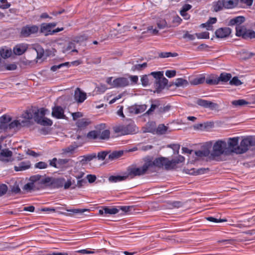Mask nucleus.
Wrapping results in <instances>:
<instances>
[{
    "label": "nucleus",
    "instance_id": "1",
    "mask_svg": "<svg viewBox=\"0 0 255 255\" xmlns=\"http://www.w3.org/2000/svg\"><path fill=\"white\" fill-rule=\"evenodd\" d=\"M47 112H48L47 110L44 108H41L35 112L34 115H33L31 110H29L25 112L23 115V117L26 120H30L33 118L37 124L42 126H51L53 124L52 121L50 119L44 117Z\"/></svg>",
    "mask_w": 255,
    "mask_h": 255
},
{
    "label": "nucleus",
    "instance_id": "2",
    "mask_svg": "<svg viewBox=\"0 0 255 255\" xmlns=\"http://www.w3.org/2000/svg\"><path fill=\"white\" fill-rule=\"evenodd\" d=\"M185 158L182 155H178L177 157L172 160H168L167 158L159 157L156 158L153 161L154 166L161 167L164 166L166 169H173L179 163L183 162Z\"/></svg>",
    "mask_w": 255,
    "mask_h": 255
},
{
    "label": "nucleus",
    "instance_id": "3",
    "mask_svg": "<svg viewBox=\"0 0 255 255\" xmlns=\"http://www.w3.org/2000/svg\"><path fill=\"white\" fill-rule=\"evenodd\" d=\"M154 166L153 161L149 160L146 161L142 167H130L128 168L127 177L133 178L136 176H140L144 174L147 169Z\"/></svg>",
    "mask_w": 255,
    "mask_h": 255
},
{
    "label": "nucleus",
    "instance_id": "4",
    "mask_svg": "<svg viewBox=\"0 0 255 255\" xmlns=\"http://www.w3.org/2000/svg\"><path fill=\"white\" fill-rule=\"evenodd\" d=\"M227 148V142L223 140H218L213 145L211 155L214 157H218L222 154L228 155Z\"/></svg>",
    "mask_w": 255,
    "mask_h": 255
},
{
    "label": "nucleus",
    "instance_id": "5",
    "mask_svg": "<svg viewBox=\"0 0 255 255\" xmlns=\"http://www.w3.org/2000/svg\"><path fill=\"white\" fill-rule=\"evenodd\" d=\"M238 0H219L214 2L213 7L215 11L222 10L223 8L230 9L236 7Z\"/></svg>",
    "mask_w": 255,
    "mask_h": 255
},
{
    "label": "nucleus",
    "instance_id": "6",
    "mask_svg": "<svg viewBox=\"0 0 255 255\" xmlns=\"http://www.w3.org/2000/svg\"><path fill=\"white\" fill-rule=\"evenodd\" d=\"M239 137L229 138L227 142V148L228 149V155L232 153L239 154Z\"/></svg>",
    "mask_w": 255,
    "mask_h": 255
},
{
    "label": "nucleus",
    "instance_id": "7",
    "mask_svg": "<svg viewBox=\"0 0 255 255\" xmlns=\"http://www.w3.org/2000/svg\"><path fill=\"white\" fill-rule=\"evenodd\" d=\"M255 144V138L252 136H248L244 138L241 141L239 145V154L246 152L250 146Z\"/></svg>",
    "mask_w": 255,
    "mask_h": 255
},
{
    "label": "nucleus",
    "instance_id": "8",
    "mask_svg": "<svg viewBox=\"0 0 255 255\" xmlns=\"http://www.w3.org/2000/svg\"><path fill=\"white\" fill-rule=\"evenodd\" d=\"M38 175L31 176L30 178V182L24 185L22 189L27 192H31L32 191L38 189Z\"/></svg>",
    "mask_w": 255,
    "mask_h": 255
},
{
    "label": "nucleus",
    "instance_id": "9",
    "mask_svg": "<svg viewBox=\"0 0 255 255\" xmlns=\"http://www.w3.org/2000/svg\"><path fill=\"white\" fill-rule=\"evenodd\" d=\"M38 29L39 28L36 25H26L22 28L21 34L24 37H28L31 34L36 33Z\"/></svg>",
    "mask_w": 255,
    "mask_h": 255
},
{
    "label": "nucleus",
    "instance_id": "10",
    "mask_svg": "<svg viewBox=\"0 0 255 255\" xmlns=\"http://www.w3.org/2000/svg\"><path fill=\"white\" fill-rule=\"evenodd\" d=\"M12 152L8 149H2L0 152V161L4 163L12 162Z\"/></svg>",
    "mask_w": 255,
    "mask_h": 255
},
{
    "label": "nucleus",
    "instance_id": "11",
    "mask_svg": "<svg viewBox=\"0 0 255 255\" xmlns=\"http://www.w3.org/2000/svg\"><path fill=\"white\" fill-rule=\"evenodd\" d=\"M129 80L126 77L118 78L113 81V87H124L129 85Z\"/></svg>",
    "mask_w": 255,
    "mask_h": 255
},
{
    "label": "nucleus",
    "instance_id": "12",
    "mask_svg": "<svg viewBox=\"0 0 255 255\" xmlns=\"http://www.w3.org/2000/svg\"><path fill=\"white\" fill-rule=\"evenodd\" d=\"M119 209L118 207H105L99 211L100 215H115L118 213Z\"/></svg>",
    "mask_w": 255,
    "mask_h": 255
},
{
    "label": "nucleus",
    "instance_id": "13",
    "mask_svg": "<svg viewBox=\"0 0 255 255\" xmlns=\"http://www.w3.org/2000/svg\"><path fill=\"white\" fill-rule=\"evenodd\" d=\"M87 99V94L82 91L80 88H77L74 92V99L78 103H83Z\"/></svg>",
    "mask_w": 255,
    "mask_h": 255
},
{
    "label": "nucleus",
    "instance_id": "14",
    "mask_svg": "<svg viewBox=\"0 0 255 255\" xmlns=\"http://www.w3.org/2000/svg\"><path fill=\"white\" fill-rule=\"evenodd\" d=\"M52 116L56 119H65L64 111L60 106H55L52 109Z\"/></svg>",
    "mask_w": 255,
    "mask_h": 255
},
{
    "label": "nucleus",
    "instance_id": "15",
    "mask_svg": "<svg viewBox=\"0 0 255 255\" xmlns=\"http://www.w3.org/2000/svg\"><path fill=\"white\" fill-rule=\"evenodd\" d=\"M98 128L99 139H107L110 137V132L108 129H105V125L101 124Z\"/></svg>",
    "mask_w": 255,
    "mask_h": 255
},
{
    "label": "nucleus",
    "instance_id": "16",
    "mask_svg": "<svg viewBox=\"0 0 255 255\" xmlns=\"http://www.w3.org/2000/svg\"><path fill=\"white\" fill-rule=\"evenodd\" d=\"M168 84V80L163 77L161 79H159L158 80H156L154 86L156 89V92L157 93H160Z\"/></svg>",
    "mask_w": 255,
    "mask_h": 255
},
{
    "label": "nucleus",
    "instance_id": "17",
    "mask_svg": "<svg viewBox=\"0 0 255 255\" xmlns=\"http://www.w3.org/2000/svg\"><path fill=\"white\" fill-rule=\"evenodd\" d=\"M231 33V30L229 27H222L218 29L215 34L218 38H225L228 37Z\"/></svg>",
    "mask_w": 255,
    "mask_h": 255
},
{
    "label": "nucleus",
    "instance_id": "18",
    "mask_svg": "<svg viewBox=\"0 0 255 255\" xmlns=\"http://www.w3.org/2000/svg\"><path fill=\"white\" fill-rule=\"evenodd\" d=\"M27 48V44L21 43L17 44L13 48V52L16 55H21L25 52Z\"/></svg>",
    "mask_w": 255,
    "mask_h": 255
},
{
    "label": "nucleus",
    "instance_id": "19",
    "mask_svg": "<svg viewBox=\"0 0 255 255\" xmlns=\"http://www.w3.org/2000/svg\"><path fill=\"white\" fill-rule=\"evenodd\" d=\"M245 20V17L243 16H238L231 19L229 22V25H236V26H241V24L243 23Z\"/></svg>",
    "mask_w": 255,
    "mask_h": 255
},
{
    "label": "nucleus",
    "instance_id": "20",
    "mask_svg": "<svg viewBox=\"0 0 255 255\" xmlns=\"http://www.w3.org/2000/svg\"><path fill=\"white\" fill-rule=\"evenodd\" d=\"M217 18L216 17H211L209 19L204 23H202L201 25V27L203 28H206L208 30H213V24H215L217 22Z\"/></svg>",
    "mask_w": 255,
    "mask_h": 255
},
{
    "label": "nucleus",
    "instance_id": "21",
    "mask_svg": "<svg viewBox=\"0 0 255 255\" xmlns=\"http://www.w3.org/2000/svg\"><path fill=\"white\" fill-rule=\"evenodd\" d=\"M40 176L38 175V184L41 183L43 186H52L53 178L50 177H45L40 179Z\"/></svg>",
    "mask_w": 255,
    "mask_h": 255
},
{
    "label": "nucleus",
    "instance_id": "22",
    "mask_svg": "<svg viewBox=\"0 0 255 255\" xmlns=\"http://www.w3.org/2000/svg\"><path fill=\"white\" fill-rule=\"evenodd\" d=\"M63 52L64 53H69L70 52H78L77 50L75 48V44L74 42H70L63 48Z\"/></svg>",
    "mask_w": 255,
    "mask_h": 255
},
{
    "label": "nucleus",
    "instance_id": "23",
    "mask_svg": "<svg viewBox=\"0 0 255 255\" xmlns=\"http://www.w3.org/2000/svg\"><path fill=\"white\" fill-rule=\"evenodd\" d=\"M197 104L200 106L204 108H213L214 107L215 104L207 100L199 99L197 101Z\"/></svg>",
    "mask_w": 255,
    "mask_h": 255
},
{
    "label": "nucleus",
    "instance_id": "24",
    "mask_svg": "<svg viewBox=\"0 0 255 255\" xmlns=\"http://www.w3.org/2000/svg\"><path fill=\"white\" fill-rule=\"evenodd\" d=\"M30 164L28 162H21L17 166H15L14 168L16 171H23L28 169Z\"/></svg>",
    "mask_w": 255,
    "mask_h": 255
},
{
    "label": "nucleus",
    "instance_id": "25",
    "mask_svg": "<svg viewBox=\"0 0 255 255\" xmlns=\"http://www.w3.org/2000/svg\"><path fill=\"white\" fill-rule=\"evenodd\" d=\"M26 121L24 120H16L12 121L9 124V128H14L25 126Z\"/></svg>",
    "mask_w": 255,
    "mask_h": 255
},
{
    "label": "nucleus",
    "instance_id": "26",
    "mask_svg": "<svg viewBox=\"0 0 255 255\" xmlns=\"http://www.w3.org/2000/svg\"><path fill=\"white\" fill-rule=\"evenodd\" d=\"M52 29L48 23H43L41 26V31L45 35L53 34Z\"/></svg>",
    "mask_w": 255,
    "mask_h": 255
},
{
    "label": "nucleus",
    "instance_id": "27",
    "mask_svg": "<svg viewBox=\"0 0 255 255\" xmlns=\"http://www.w3.org/2000/svg\"><path fill=\"white\" fill-rule=\"evenodd\" d=\"M12 54L11 49L8 47L2 48L0 50V55L1 57L4 59L9 57Z\"/></svg>",
    "mask_w": 255,
    "mask_h": 255
},
{
    "label": "nucleus",
    "instance_id": "28",
    "mask_svg": "<svg viewBox=\"0 0 255 255\" xmlns=\"http://www.w3.org/2000/svg\"><path fill=\"white\" fill-rule=\"evenodd\" d=\"M127 177V176L112 175L109 177L108 180L110 182L116 183L125 180Z\"/></svg>",
    "mask_w": 255,
    "mask_h": 255
},
{
    "label": "nucleus",
    "instance_id": "29",
    "mask_svg": "<svg viewBox=\"0 0 255 255\" xmlns=\"http://www.w3.org/2000/svg\"><path fill=\"white\" fill-rule=\"evenodd\" d=\"M174 85L177 87H185L188 85V82L183 78H177L174 82Z\"/></svg>",
    "mask_w": 255,
    "mask_h": 255
},
{
    "label": "nucleus",
    "instance_id": "30",
    "mask_svg": "<svg viewBox=\"0 0 255 255\" xmlns=\"http://www.w3.org/2000/svg\"><path fill=\"white\" fill-rule=\"evenodd\" d=\"M132 64L133 65L131 67V71L133 72L140 71L145 69L147 65L146 62L143 63L142 64H134L133 63Z\"/></svg>",
    "mask_w": 255,
    "mask_h": 255
},
{
    "label": "nucleus",
    "instance_id": "31",
    "mask_svg": "<svg viewBox=\"0 0 255 255\" xmlns=\"http://www.w3.org/2000/svg\"><path fill=\"white\" fill-rule=\"evenodd\" d=\"M124 153L123 151H114L111 153H109L108 155V158L111 160H113L117 159L123 155Z\"/></svg>",
    "mask_w": 255,
    "mask_h": 255
},
{
    "label": "nucleus",
    "instance_id": "32",
    "mask_svg": "<svg viewBox=\"0 0 255 255\" xmlns=\"http://www.w3.org/2000/svg\"><path fill=\"white\" fill-rule=\"evenodd\" d=\"M33 49L35 50L37 53V59H41L44 55V49L39 45L35 44L33 46Z\"/></svg>",
    "mask_w": 255,
    "mask_h": 255
},
{
    "label": "nucleus",
    "instance_id": "33",
    "mask_svg": "<svg viewBox=\"0 0 255 255\" xmlns=\"http://www.w3.org/2000/svg\"><path fill=\"white\" fill-rule=\"evenodd\" d=\"M136 131V127L133 124H129L125 126V132L126 134H133Z\"/></svg>",
    "mask_w": 255,
    "mask_h": 255
},
{
    "label": "nucleus",
    "instance_id": "34",
    "mask_svg": "<svg viewBox=\"0 0 255 255\" xmlns=\"http://www.w3.org/2000/svg\"><path fill=\"white\" fill-rule=\"evenodd\" d=\"M196 157L195 160H198L199 158L208 156L209 154V151L208 150H198L195 152Z\"/></svg>",
    "mask_w": 255,
    "mask_h": 255
},
{
    "label": "nucleus",
    "instance_id": "35",
    "mask_svg": "<svg viewBox=\"0 0 255 255\" xmlns=\"http://www.w3.org/2000/svg\"><path fill=\"white\" fill-rule=\"evenodd\" d=\"M205 78L204 76L200 75L199 76L194 78V79L190 81L191 85H197L199 84H202L204 82Z\"/></svg>",
    "mask_w": 255,
    "mask_h": 255
},
{
    "label": "nucleus",
    "instance_id": "36",
    "mask_svg": "<svg viewBox=\"0 0 255 255\" xmlns=\"http://www.w3.org/2000/svg\"><path fill=\"white\" fill-rule=\"evenodd\" d=\"M65 182V179L64 178H53V185L56 188H60L63 186Z\"/></svg>",
    "mask_w": 255,
    "mask_h": 255
},
{
    "label": "nucleus",
    "instance_id": "37",
    "mask_svg": "<svg viewBox=\"0 0 255 255\" xmlns=\"http://www.w3.org/2000/svg\"><path fill=\"white\" fill-rule=\"evenodd\" d=\"M65 210L73 214L82 215L83 213L88 211L89 210L87 209H68L66 208Z\"/></svg>",
    "mask_w": 255,
    "mask_h": 255
},
{
    "label": "nucleus",
    "instance_id": "38",
    "mask_svg": "<svg viewBox=\"0 0 255 255\" xmlns=\"http://www.w3.org/2000/svg\"><path fill=\"white\" fill-rule=\"evenodd\" d=\"M249 104V102L244 99L234 100L232 102V104L235 107H242Z\"/></svg>",
    "mask_w": 255,
    "mask_h": 255
},
{
    "label": "nucleus",
    "instance_id": "39",
    "mask_svg": "<svg viewBox=\"0 0 255 255\" xmlns=\"http://www.w3.org/2000/svg\"><path fill=\"white\" fill-rule=\"evenodd\" d=\"M236 35L238 36H242L244 38V36L245 34L246 31L247 30L246 28L244 26H238L236 27Z\"/></svg>",
    "mask_w": 255,
    "mask_h": 255
},
{
    "label": "nucleus",
    "instance_id": "40",
    "mask_svg": "<svg viewBox=\"0 0 255 255\" xmlns=\"http://www.w3.org/2000/svg\"><path fill=\"white\" fill-rule=\"evenodd\" d=\"M99 135L98 128L97 127L96 130H92L87 134V137L89 139H99Z\"/></svg>",
    "mask_w": 255,
    "mask_h": 255
},
{
    "label": "nucleus",
    "instance_id": "41",
    "mask_svg": "<svg viewBox=\"0 0 255 255\" xmlns=\"http://www.w3.org/2000/svg\"><path fill=\"white\" fill-rule=\"evenodd\" d=\"M231 74L228 73H221L220 76L218 78V80H219V82L220 81L226 82L230 80L231 78Z\"/></svg>",
    "mask_w": 255,
    "mask_h": 255
},
{
    "label": "nucleus",
    "instance_id": "42",
    "mask_svg": "<svg viewBox=\"0 0 255 255\" xmlns=\"http://www.w3.org/2000/svg\"><path fill=\"white\" fill-rule=\"evenodd\" d=\"M114 130L116 133H119L121 135H126V132H125V125L116 126L114 127Z\"/></svg>",
    "mask_w": 255,
    "mask_h": 255
},
{
    "label": "nucleus",
    "instance_id": "43",
    "mask_svg": "<svg viewBox=\"0 0 255 255\" xmlns=\"http://www.w3.org/2000/svg\"><path fill=\"white\" fill-rule=\"evenodd\" d=\"M90 124V122L88 120L86 119H82L78 120L76 122L77 126L79 128H83L87 127Z\"/></svg>",
    "mask_w": 255,
    "mask_h": 255
},
{
    "label": "nucleus",
    "instance_id": "44",
    "mask_svg": "<svg viewBox=\"0 0 255 255\" xmlns=\"http://www.w3.org/2000/svg\"><path fill=\"white\" fill-rule=\"evenodd\" d=\"M168 128L163 124L159 125L156 128V132L159 134H165L167 131Z\"/></svg>",
    "mask_w": 255,
    "mask_h": 255
},
{
    "label": "nucleus",
    "instance_id": "45",
    "mask_svg": "<svg viewBox=\"0 0 255 255\" xmlns=\"http://www.w3.org/2000/svg\"><path fill=\"white\" fill-rule=\"evenodd\" d=\"M178 55L176 53H171L169 52H161L159 54V56L161 58H168L170 57H176Z\"/></svg>",
    "mask_w": 255,
    "mask_h": 255
},
{
    "label": "nucleus",
    "instance_id": "46",
    "mask_svg": "<svg viewBox=\"0 0 255 255\" xmlns=\"http://www.w3.org/2000/svg\"><path fill=\"white\" fill-rule=\"evenodd\" d=\"M255 38V32L253 30L247 29L244 38Z\"/></svg>",
    "mask_w": 255,
    "mask_h": 255
},
{
    "label": "nucleus",
    "instance_id": "47",
    "mask_svg": "<svg viewBox=\"0 0 255 255\" xmlns=\"http://www.w3.org/2000/svg\"><path fill=\"white\" fill-rule=\"evenodd\" d=\"M207 84L209 85H217L219 83L218 78H214L213 77H209L206 80Z\"/></svg>",
    "mask_w": 255,
    "mask_h": 255
},
{
    "label": "nucleus",
    "instance_id": "48",
    "mask_svg": "<svg viewBox=\"0 0 255 255\" xmlns=\"http://www.w3.org/2000/svg\"><path fill=\"white\" fill-rule=\"evenodd\" d=\"M150 75H152L154 78H155L156 80L161 79L164 77L163 72L161 71L152 72L150 73Z\"/></svg>",
    "mask_w": 255,
    "mask_h": 255
},
{
    "label": "nucleus",
    "instance_id": "49",
    "mask_svg": "<svg viewBox=\"0 0 255 255\" xmlns=\"http://www.w3.org/2000/svg\"><path fill=\"white\" fill-rule=\"evenodd\" d=\"M159 106V104L158 102H154V103H152L150 108L147 111L146 114L148 115L151 114Z\"/></svg>",
    "mask_w": 255,
    "mask_h": 255
},
{
    "label": "nucleus",
    "instance_id": "50",
    "mask_svg": "<svg viewBox=\"0 0 255 255\" xmlns=\"http://www.w3.org/2000/svg\"><path fill=\"white\" fill-rule=\"evenodd\" d=\"M196 36L198 39H208L209 38V33L205 31L201 33H196Z\"/></svg>",
    "mask_w": 255,
    "mask_h": 255
},
{
    "label": "nucleus",
    "instance_id": "51",
    "mask_svg": "<svg viewBox=\"0 0 255 255\" xmlns=\"http://www.w3.org/2000/svg\"><path fill=\"white\" fill-rule=\"evenodd\" d=\"M242 84V82L239 79L238 77H234L230 81V84L231 85L239 86Z\"/></svg>",
    "mask_w": 255,
    "mask_h": 255
},
{
    "label": "nucleus",
    "instance_id": "52",
    "mask_svg": "<svg viewBox=\"0 0 255 255\" xmlns=\"http://www.w3.org/2000/svg\"><path fill=\"white\" fill-rule=\"evenodd\" d=\"M207 220L212 222L214 223H222V222H225L227 221L226 219H218L217 218H215L213 217H209L206 218Z\"/></svg>",
    "mask_w": 255,
    "mask_h": 255
},
{
    "label": "nucleus",
    "instance_id": "53",
    "mask_svg": "<svg viewBox=\"0 0 255 255\" xmlns=\"http://www.w3.org/2000/svg\"><path fill=\"white\" fill-rule=\"evenodd\" d=\"M109 152L106 151H103L100 152L97 154V157L100 160H104L105 159L106 157L109 155Z\"/></svg>",
    "mask_w": 255,
    "mask_h": 255
},
{
    "label": "nucleus",
    "instance_id": "54",
    "mask_svg": "<svg viewBox=\"0 0 255 255\" xmlns=\"http://www.w3.org/2000/svg\"><path fill=\"white\" fill-rule=\"evenodd\" d=\"M35 167L39 169H45L48 167V164L45 162L40 161L36 163Z\"/></svg>",
    "mask_w": 255,
    "mask_h": 255
},
{
    "label": "nucleus",
    "instance_id": "55",
    "mask_svg": "<svg viewBox=\"0 0 255 255\" xmlns=\"http://www.w3.org/2000/svg\"><path fill=\"white\" fill-rule=\"evenodd\" d=\"M10 117L6 115H3L0 118V122L2 124H7L10 122Z\"/></svg>",
    "mask_w": 255,
    "mask_h": 255
},
{
    "label": "nucleus",
    "instance_id": "56",
    "mask_svg": "<svg viewBox=\"0 0 255 255\" xmlns=\"http://www.w3.org/2000/svg\"><path fill=\"white\" fill-rule=\"evenodd\" d=\"M118 208L120 210H122L123 212L125 213H128L131 211V209H132V206H118Z\"/></svg>",
    "mask_w": 255,
    "mask_h": 255
},
{
    "label": "nucleus",
    "instance_id": "57",
    "mask_svg": "<svg viewBox=\"0 0 255 255\" xmlns=\"http://www.w3.org/2000/svg\"><path fill=\"white\" fill-rule=\"evenodd\" d=\"M137 108V112L136 113H141L145 111L147 109V106L146 105H136Z\"/></svg>",
    "mask_w": 255,
    "mask_h": 255
},
{
    "label": "nucleus",
    "instance_id": "58",
    "mask_svg": "<svg viewBox=\"0 0 255 255\" xmlns=\"http://www.w3.org/2000/svg\"><path fill=\"white\" fill-rule=\"evenodd\" d=\"M96 157V155L95 154L88 155L86 156H84L83 157V159H82V161H90L92 160L93 158Z\"/></svg>",
    "mask_w": 255,
    "mask_h": 255
},
{
    "label": "nucleus",
    "instance_id": "59",
    "mask_svg": "<svg viewBox=\"0 0 255 255\" xmlns=\"http://www.w3.org/2000/svg\"><path fill=\"white\" fill-rule=\"evenodd\" d=\"M141 82L142 86L145 87L148 85L149 80L147 75H144L141 78Z\"/></svg>",
    "mask_w": 255,
    "mask_h": 255
},
{
    "label": "nucleus",
    "instance_id": "60",
    "mask_svg": "<svg viewBox=\"0 0 255 255\" xmlns=\"http://www.w3.org/2000/svg\"><path fill=\"white\" fill-rule=\"evenodd\" d=\"M7 190V187L5 184L0 185V196L5 194Z\"/></svg>",
    "mask_w": 255,
    "mask_h": 255
},
{
    "label": "nucleus",
    "instance_id": "61",
    "mask_svg": "<svg viewBox=\"0 0 255 255\" xmlns=\"http://www.w3.org/2000/svg\"><path fill=\"white\" fill-rule=\"evenodd\" d=\"M0 1L3 3L2 4H0V8L1 9H6L10 6V4L7 2L6 0H0Z\"/></svg>",
    "mask_w": 255,
    "mask_h": 255
},
{
    "label": "nucleus",
    "instance_id": "62",
    "mask_svg": "<svg viewBox=\"0 0 255 255\" xmlns=\"http://www.w3.org/2000/svg\"><path fill=\"white\" fill-rule=\"evenodd\" d=\"M81 176L76 177L78 179L76 186L79 188L82 187L86 183V181L85 179H79Z\"/></svg>",
    "mask_w": 255,
    "mask_h": 255
},
{
    "label": "nucleus",
    "instance_id": "63",
    "mask_svg": "<svg viewBox=\"0 0 255 255\" xmlns=\"http://www.w3.org/2000/svg\"><path fill=\"white\" fill-rule=\"evenodd\" d=\"M176 72L175 70H167L165 72V75L170 78L174 77L176 75Z\"/></svg>",
    "mask_w": 255,
    "mask_h": 255
},
{
    "label": "nucleus",
    "instance_id": "64",
    "mask_svg": "<svg viewBox=\"0 0 255 255\" xmlns=\"http://www.w3.org/2000/svg\"><path fill=\"white\" fill-rule=\"evenodd\" d=\"M5 66L7 70H14L17 68V65L15 63L6 64Z\"/></svg>",
    "mask_w": 255,
    "mask_h": 255
}]
</instances>
